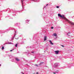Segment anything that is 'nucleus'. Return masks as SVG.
Returning <instances> with one entry per match:
<instances>
[{
	"label": "nucleus",
	"mask_w": 74,
	"mask_h": 74,
	"mask_svg": "<svg viewBox=\"0 0 74 74\" xmlns=\"http://www.w3.org/2000/svg\"><path fill=\"white\" fill-rule=\"evenodd\" d=\"M58 16H59V17H60V18H63L64 19H65V20H66V21H67V22H68V23H69V24H70V25H74V23L69 20H68V19L66 18V17H64V15H61V14H58Z\"/></svg>",
	"instance_id": "1"
},
{
	"label": "nucleus",
	"mask_w": 74,
	"mask_h": 74,
	"mask_svg": "<svg viewBox=\"0 0 74 74\" xmlns=\"http://www.w3.org/2000/svg\"><path fill=\"white\" fill-rule=\"evenodd\" d=\"M9 30L8 29H6V31H0V34H2V33H4L5 32H8Z\"/></svg>",
	"instance_id": "2"
},
{
	"label": "nucleus",
	"mask_w": 74,
	"mask_h": 74,
	"mask_svg": "<svg viewBox=\"0 0 74 74\" xmlns=\"http://www.w3.org/2000/svg\"><path fill=\"white\" fill-rule=\"evenodd\" d=\"M58 65L59 64H58V63H55L54 64V67L55 68H56V67H58Z\"/></svg>",
	"instance_id": "3"
},
{
	"label": "nucleus",
	"mask_w": 74,
	"mask_h": 74,
	"mask_svg": "<svg viewBox=\"0 0 74 74\" xmlns=\"http://www.w3.org/2000/svg\"><path fill=\"white\" fill-rule=\"evenodd\" d=\"M27 0H21V3L22 4V6L23 8V7L24 6V5H23V2H24V1H27Z\"/></svg>",
	"instance_id": "4"
},
{
	"label": "nucleus",
	"mask_w": 74,
	"mask_h": 74,
	"mask_svg": "<svg viewBox=\"0 0 74 74\" xmlns=\"http://www.w3.org/2000/svg\"><path fill=\"white\" fill-rule=\"evenodd\" d=\"M55 52L56 53V55H58V54H59V51H55Z\"/></svg>",
	"instance_id": "5"
},
{
	"label": "nucleus",
	"mask_w": 74,
	"mask_h": 74,
	"mask_svg": "<svg viewBox=\"0 0 74 74\" xmlns=\"http://www.w3.org/2000/svg\"><path fill=\"white\" fill-rule=\"evenodd\" d=\"M15 60L17 61V62H19V61H20V60L17 58H15Z\"/></svg>",
	"instance_id": "6"
},
{
	"label": "nucleus",
	"mask_w": 74,
	"mask_h": 74,
	"mask_svg": "<svg viewBox=\"0 0 74 74\" xmlns=\"http://www.w3.org/2000/svg\"><path fill=\"white\" fill-rule=\"evenodd\" d=\"M53 36H54L55 37H57V34L56 33H54L53 34Z\"/></svg>",
	"instance_id": "7"
},
{
	"label": "nucleus",
	"mask_w": 74,
	"mask_h": 74,
	"mask_svg": "<svg viewBox=\"0 0 74 74\" xmlns=\"http://www.w3.org/2000/svg\"><path fill=\"white\" fill-rule=\"evenodd\" d=\"M20 24L18 23H15L14 24V25L15 26H18V25H19Z\"/></svg>",
	"instance_id": "8"
},
{
	"label": "nucleus",
	"mask_w": 74,
	"mask_h": 74,
	"mask_svg": "<svg viewBox=\"0 0 74 74\" xmlns=\"http://www.w3.org/2000/svg\"><path fill=\"white\" fill-rule=\"evenodd\" d=\"M47 36H45L44 38V41H45L46 40H47Z\"/></svg>",
	"instance_id": "9"
},
{
	"label": "nucleus",
	"mask_w": 74,
	"mask_h": 74,
	"mask_svg": "<svg viewBox=\"0 0 74 74\" xmlns=\"http://www.w3.org/2000/svg\"><path fill=\"white\" fill-rule=\"evenodd\" d=\"M59 71L58 70H57L56 71V72H53V73H54V74H55L56 73H59Z\"/></svg>",
	"instance_id": "10"
},
{
	"label": "nucleus",
	"mask_w": 74,
	"mask_h": 74,
	"mask_svg": "<svg viewBox=\"0 0 74 74\" xmlns=\"http://www.w3.org/2000/svg\"><path fill=\"white\" fill-rule=\"evenodd\" d=\"M30 21L29 20L27 19L26 20H25V21L26 22V23H27V22H29Z\"/></svg>",
	"instance_id": "11"
},
{
	"label": "nucleus",
	"mask_w": 74,
	"mask_h": 74,
	"mask_svg": "<svg viewBox=\"0 0 74 74\" xmlns=\"http://www.w3.org/2000/svg\"><path fill=\"white\" fill-rule=\"evenodd\" d=\"M66 34H67V36H70V32H69L68 33H66Z\"/></svg>",
	"instance_id": "12"
},
{
	"label": "nucleus",
	"mask_w": 74,
	"mask_h": 74,
	"mask_svg": "<svg viewBox=\"0 0 74 74\" xmlns=\"http://www.w3.org/2000/svg\"><path fill=\"white\" fill-rule=\"evenodd\" d=\"M6 44H13L11 43V42H8Z\"/></svg>",
	"instance_id": "13"
},
{
	"label": "nucleus",
	"mask_w": 74,
	"mask_h": 74,
	"mask_svg": "<svg viewBox=\"0 0 74 74\" xmlns=\"http://www.w3.org/2000/svg\"><path fill=\"white\" fill-rule=\"evenodd\" d=\"M16 36V34H15L14 35V36L13 37V38H11V40H13V39H14V38Z\"/></svg>",
	"instance_id": "14"
},
{
	"label": "nucleus",
	"mask_w": 74,
	"mask_h": 74,
	"mask_svg": "<svg viewBox=\"0 0 74 74\" xmlns=\"http://www.w3.org/2000/svg\"><path fill=\"white\" fill-rule=\"evenodd\" d=\"M12 15L13 16H15V15H16V14H15V13L14 14V12H13V13H12Z\"/></svg>",
	"instance_id": "15"
},
{
	"label": "nucleus",
	"mask_w": 74,
	"mask_h": 74,
	"mask_svg": "<svg viewBox=\"0 0 74 74\" xmlns=\"http://www.w3.org/2000/svg\"><path fill=\"white\" fill-rule=\"evenodd\" d=\"M42 63H44V62H40L39 64V66H41V64H42Z\"/></svg>",
	"instance_id": "16"
},
{
	"label": "nucleus",
	"mask_w": 74,
	"mask_h": 74,
	"mask_svg": "<svg viewBox=\"0 0 74 74\" xmlns=\"http://www.w3.org/2000/svg\"><path fill=\"white\" fill-rule=\"evenodd\" d=\"M15 47H18V44H16L15 45Z\"/></svg>",
	"instance_id": "17"
},
{
	"label": "nucleus",
	"mask_w": 74,
	"mask_h": 74,
	"mask_svg": "<svg viewBox=\"0 0 74 74\" xmlns=\"http://www.w3.org/2000/svg\"><path fill=\"white\" fill-rule=\"evenodd\" d=\"M50 44H51V45H53V43H52V42L50 43Z\"/></svg>",
	"instance_id": "18"
},
{
	"label": "nucleus",
	"mask_w": 74,
	"mask_h": 74,
	"mask_svg": "<svg viewBox=\"0 0 74 74\" xmlns=\"http://www.w3.org/2000/svg\"><path fill=\"white\" fill-rule=\"evenodd\" d=\"M4 47L3 46L2 48V50H3V49H4Z\"/></svg>",
	"instance_id": "19"
},
{
	"label": "nucleus",
	"mask_w": 74,
	"mask_h": 74,
	"mask_svg": "<svg viewBox=\"0 0 74 74\" xmlns=\"http://www.w3.org/2000/svg\"><path fill=\"white\" fill-rule=\"evenodd\" d=\"M14 49H12L11 50H10V52H12V51H14Z\"/></svg>",
	"instance_id": "20"
},
{
	"label": "nucleus",
	"mask_w": 74,
	"mask_h": 74,
	"mask_svg": "<svg viewBox=\"0 0 74 74\" xmlns=\"http://www.w3.org/2000/svg\"><path fill=\"white\" fill-rule=\"evenodd\" d=\"M35 65L36 66V67H38V65H37V64H35Z\"/></svg>",
	"instance_id": "21"
},
{
	"label": "nucleus",
	"mask_w": 74,
	"mask_h": 74,
	"mask_svg": "<svg viewBox=\"0 0 74 74\" xmlns=\"http://www.w3.org/2000/svg\"><path fill=\"white\" fill-rule=\"evenodd\" d=\"M56 8H59V6H56Z\"/></svg>",
	"instance_id": "22"
},
{
	"label": "nucleus",
	"mask_w": 74,
	"mask_h": 74,
	"mask_svg": "<svg viewBox=\"0 0 74 74\" xmlns=\"http://www.w3.org/2000/svg\"><path fill=\"white\" fill-rule=\"evenodd\" d=\"M49 42L50 43H51L52 42V41H51V40H49Z\"/></svg>",
	"instance_id": "23"
},
{
	"label": "nucleus",
	"mask_w": 74,
	"mask_h": 74,
	"mask_svg": "<svg viewBox=\"0 0 74 74\" xmlns=\"http://www.w3.org/2000/svg\"><path fill=\"white\" fill-rule=\"evenodd\" d=\"M32 1H34V2H36L37 1H34L32 0Z\"/></svg>",
	"instance_id": "24"
},
{
	"label": "nucleus",
	"mask_w": 74,
	"mask_h": 74,
	"mask_svg": "<svg viewBox=\"0 0 74 74\" xmlns=\"http://www.w3.org/2000/svg\"><path fill=\"white\" fill-rule=\"evenodd\" d=\"M51 29H53V27H51Z\"/></svg>",
	"instance_id": "25"
},
{
	"label": "nucleus",
	"mask_w": 74,
	"mask_h": 74,
	"mask_svg": "<svg viewBox=\"0 0 74 74\" xmlns=\"http://www.w3.org/2000/svg\"><path fill=\"white\" fill-rule=\"evenodd\" d=\"M26 53H27V55H28L29 54V52H26Z\"/></svg>",
	"instance_id": "26"
},
{
	"label": "nucleus",
	"mask_w": 74,
	"mask_h": 74,
	"mask_svg": "<svg viewBox=\"0 0 74 74\" xmlns=\"http://www.w3.org/2000/svg\"><path fill=\"white\" fill-rule=\"evenodd\" d=\"M34 51H32V52H31V53H34Z\"/></svg>",
	"instance_id": "27"
},
{
	"label": "nucleus",
	"mask_w": 74,
	"mask_h": 74,
	"mask_svg": "<svg viewBox=\"0 0 74 74\" xmlns=\"http://www.w3.org/2000/svg\"><path fill=\"white\" fill-rule=\"evenodd\" d=\"M36 74H38V72H36Z\"/></svg>",
	"instance_id": "28"
},
{
	"label": "nucleus",
	"mask_w": 74,
	"mask_h": 74,
	"mask_svg": "<svg viewBox=\"0 0 74 74\" xmlns=\"http://www.w3.org/2000/svg\"><path fill=\"white\" fill-rule=\"evenodd\" d=\"M16 12V11H15L14 12Z\"/></svg>",
	"instance_id": "29"
},
{
	"label": "nucleus",
	"mask_w": 74,
	"mask_h": 74,
	"mask_svg": "<svg viewBox=\"0 0 74 74\" xmlns=\"http://www.w3.org/2000/svg\"><path fill=\"white\" fill-rule=\"evenodd\" d=\"M21 73H22L23 74H24V73H23L22 72H21Z\"/></svg>",
	"instance_id": "30"
},
{
	"label": "nucleus",
	"mask_w": 74,
	"mask_h": 74,
	"mask_svg": "<svg viewBox=\"0 0 74 74\" xmlns=\"http://www.w3.org/2000/svg\"><path fill=\"white\" fill-rule=\"evenodd\" d=\"M14 32H15V33H16V31H14Z\"/></svg>",
	"instance_id": "31"
},
{
	"label": "nucleus",
	"mask_w": 74,
	"mask_h": 74,
	"mask_svg": "<svg viewBox=\"0 0 74 74\" xmlns=\"http://www.w3.org/2000/svg\"><path fill=\"white\" fill-rule=\"evenodd\" d=\"M62 47H64V45H62Z\"/></svg>",
	"instance_id": "32"
},
{
	"label": "nucleus",
	"mask_w": 74,
	"mask_h": 74,
	"mask_svg": "<svg viewBox=\"0 0 74 74\" xmlns=\"http://www.w3.org/2000/svg\"><path fill=\"white\" fill-rule=\"evenodd\" d=\"M23 43H22V44H24V43H23V42H23Z\"/></svg>",
	"instance_id": "33"
},
{
	"label": "nucleus",
	"mask_w": 74,
	"mask_h": 74,
	"mask_svg": "<svg viewBox=\"0 0 74 74\" xmlns=\"http://www.w3.org/2000/svg\"><path fill=\"white\" fill-rule=\"evenodd\" d=\"M70 67H71V66H68V67H69V68H70Z\"/></svg>",
	"instance_id": "34"
},
{
	"label": "nucleus",
	"mask_w": 74,
	"mask_h": 74,
	"mask_svg": "<svg viewBox=\"0 0 74 74\" xmlns=\"http://www.w3.org/2000/svg\"><path fill=\"white\" fill-rule=\"evenodd\" d=\"M26 65H27V66H28V65L27 64H26Z\"/></svg>",
	"instance_id": "35"
},
{
	"label": "nucleus",
	"mask_w": 74,
	"mask_h": 74,
	"mask_svg": "<svg viewBox=\"0 0 74 74\" xmlns=\"http://www.w3.org/2000/svg\"><path fill=\"white\" fill-rule=\"evenodd\" d=\"M10 18L11 19H12L13 18H10Z\"/></svg>",
	"instance_id": "36"
},
{
	"label": "nucleus",
	"mask_w": 74,
	"mask_h": 74,
	"mask_svg": "<svg viewBox=\"0 0 74 74\" xmlns=\"http://www.w3.org/2000/svg\"><path fill=\"white\" fill-rule=\"evenodd\" d=\"M48 5V4H47V5H46V6H47V5Z\"/></svg>",
	"instance_id": "37"
},
{
	"label": "nucleus",
	"mask_w": 74,
	"mask_h": 74,
	"mask_svg": "<svg viewBox=\"0 0 74 74\" xmlns=\"http://www.w3.org/2000/svg\"><path fill=\"white\" fill-rule=\"evenodd\" d=\"M45 7H46V6H44V8H45Z\"/></svg>",
	"instance_id": "38"
},
{
	"label": "nucleus",
	"mask_w": 74,
	"mask_h": 74,
	"mask_svg": "<svg viewBox=\"0 0 74 74\" xmlns=\"http://www.w3.org/2000/svg\"><path fill=\"white\" fill-rule=\"evenodd\" d=\"M0 66H1V64H0Z\"/></svg>",
	"instance_id": "39"
},
{
	"label": "nucleus",
	"mask_w": 74,
	"mask_h": 74,
	"mask_svg": "<svg viewBox=\"0 0 74 74\" xmlns=\"http://www.w3.org/2000/svg\"><path fill=\"white\" fill-rule=\"evenodd\" d=\"M34 58H36V57H35Z\"/></svg>",
	"instance_id": "40"
},
{
	"label": "nucleus",
	"mask_w": 74,
	"mask_h": 74,
	"mask_svg": "<svg viewBox=\"0 0 74 74\" xmlns=\"http://www.w3.org/2000/svg\"><path fill=\"white\" fill-rule=\"evenodd\" d=\"M8 11V10H6V11Z\"/></svg>",
	"instance_id": "41"
},
{
	"label": "nucleus",
	"mask_w": 74,
	"mask_h": 74,
	"mask_svg": "<svg viewBox=\"0 0 74 74\" xmlns=\"http://www.w3.org/2000/svg\"><path fill=\"white\" fill-rule=\"evenodd\" d=\"M12 10H11V11H12Z\"/></svg>",
	"instance_id": "42"
},
{
	"label": "nucleus",
	"mask_w": 74,
	"mask_h": 74,
	"mask_svg": "<svg viewBox=\"0 0 74 74\" xmlns=\"http://www.w3.org/2000/svg\"><path fill=\"white\" fill-rule=\"evenodd\" d=\"M14 30H15V29H14Z\"/></svg>",
	"instance_id": "43"
},
{
	"label": "nucleus",
	"mask_w": 74,
	"mask_h": 74,
	"mask_svg": "<svg viewBox=\"0 0 74 74\" xmlns=\"http://www.w3.org/2000/svg\"><path fill=\"white\" fill-rule=\"evenodd\" d=\"M16 39H18L16 38Z\"/></svg>",
	"instance_id": "44"
}]
</instances>
